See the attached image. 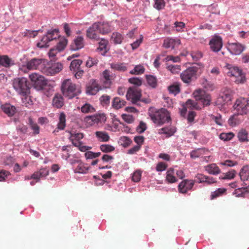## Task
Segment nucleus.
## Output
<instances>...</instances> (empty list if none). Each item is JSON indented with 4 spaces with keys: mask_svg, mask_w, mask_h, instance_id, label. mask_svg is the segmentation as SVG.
I'll return each mask as SVG.
<instances>
[{
    "mask_svg": "<svg viewBox=\"0 0 249 249\" xmlns=\"http://www.w3.org/2000/svg\"><path fill=\"white\" fill-rule=\"evenodd\" d=\"M148 114L153 122L158 126H161L172 121L170 112L165 108L157 110L154 107H150L148 109Z\"/></svg>",
    "mask_w": 249,
    "mask_h": 249,
    "instance_id": "nucleus-1",
    "label": "nucleus"
},
{
    "mask_svg": "<svg viewBox=\"0 0 249 249\" xmlns=\"http://www.w3.org/2000/svg\"><path fill=\"white\" fill-rule=\"evenodd\" d=\"M12 82L14 89L19 95L26 97L30 94L31 87L27 78L17 77L14 78Z\"/></svg>",
    "mask_w": 249,
    "mask_h": 249,
    "instance_id": "nucleus-2",
    "label": "nucleus"
},
{
    "mask_svg": "<svg viewBox=\"0 0 249 249\" xmlns=\"http://www.w3.org/2000/svg\"><path fill=\"white\" fill-rule=\"evenodd\" d=\"M195 64L196 66L189 67L180 73V78L184 83L189 84L192 81L196 80L198 76L197 74L198 69L204 67L203 64L201 62Z\"/></svg>",
    "mask_w": 249,
    "mask_h": 249,
    "instance_id": "nucleus-3",
    "label": "nucleus"
},
{
    "mask_svg": "<svg viewBox=\"0 0 249 249\" xmlns=\"http://www.w3.org/2000/svg\"><path fill=\"white\" fill-rule=\"evenodd\" d=\"M55 33L53 28L47 30L43 36L41 38L40 41L36 43V47L40 49H46L49 47V42L61 37L59 35L57 37H53Z\"/></svg>",
    "mask_w": 249,
    "mask_h": 249,
    "instance_id": "nucleus-4",
    "label": "nucleus"
},
{
    "mask_svg": "<svg viewBox=\"0 0 249 249\" xmlns=\"http://www.w3.org/2000/svg\"><path fill=\"white\" fill-rule=\"evenodd\" d=\"M193 95L196 101H200L202 104V108L209 106L211 104L212 97L210 94L207 93L202 89H196Z\"/></svg>",
    "mask_w": 249,
    "mask_h": 249,
    "instance_id": "nucleus-5",
    "label": "nucleus"
},
{
    "mask_svg": "<svg viewBox=\"0 0 249 249\" xmlns=\"http://www.w3.org/2000/svg\"><path fill=\"white\" fill-rule=\"evenodd\" d=\"M29 78L33 88L38 91L43 90L47 84L48 81L45 77L36 72L30 74Z\"/></svg>",
    "mask_w": 249,
    "mask_h": 249,
    "instance_id": "nucleus-6",
    "label": "nucleus"
},
{
    "mask_svg": "<svg viewBox=\"0 0 249 249\" xmlns=\"http://www.w3.org/2000/svg\"><path fill=\"white\" fill-rule=\"evenodd\" d=\"M233 107L240 115H244L249 113V103L245 98L237 99L234 103Z\"/></svg>",
    "mask_w": 249,
    "mask_h": 249,
    "instance_id": "nucleus-7",
    "label": "nucleus"
},
{
    "mask_svg": "<svg viewBox=\"0 0 249 249\" xmlns=\"http://www.w3.org/2000/svg\"><path fill=\"white\" fill-rule=\"evenodd\" d=\"M232 95L229 90H225L220 94L216 101L214 103V106L223 107L225 105L231 104Z\"/></svg>",
    "mask_w": 249,
    "mask_h": 249,
    "instance_id": "nucleus-8",
    "label": "nucleus"
},
{
    "mask_svg": "<svg viewBox=\"0 0 249 249\" xmlns=\"http://www.w3.org/2000/svg\"><path fill=\"white\" fill-rule=\"evenodd\" d=\"M226 48L231 54L239 55L245 50L246 47L245 45L236 41L235 42H228Z\"/></svg>",
    "mask_w": 249,
    "mask_h": 249,
    "instance_id": "nucleus-9",
    "label": "nucleus"
},
{
    "mask_svg": "<svg viewBox=\"0 0 249 249\" xmlns=\"http://www.w3.org/2000/svg\"><path fill=\"white\" fill-rule=\"evenodd\" d=\"M128 94L131 96V102L132 104L140 106L139 103L141 101L142 90L134 87H129L128 89Z\"/></svg>",
    "mask_w": 249,
    "mask_h": 249,
    "instance_id": "nucleus-10",
    "label": "nucleus"
},
{
    "mask_svg": "<svg viewBox=\"0 0 249 249\" xmlns=\"http://www.w3.org/2000/svg\"><path fill=\"white\" fill-rule=\"evenodd\" d=\"M47 64H48V62L45 59L33 58L30 60L27 61L26 64L23 66L28 70H33L38 68L39 66L46 67Z\"/></svg>",
    "mask_w": 249,
    "mask_h": 249,
    "instance_id": "nucleus-11",
    "label": "nucleus"
},
{
    "mask_svg": "<svg viewBox=\"0 0 249 249\" xmlns=\"http://www.w3.org/2000/svg\"><path fill=\"white\" fill-rule=\"evenodd\" d=\"M101 89L96 80L91 79L86 85V93L88 95H95Z\"/></svg>",
    "mask_w": 249,
    "mask_h": 249,
    "instance_id": "nucleus-12",
    "label": "nucleus"
},
{
    "mask_svg": "<svg viewBox=\"0 0 249 249\" xmlns=\"http://www.w3.org/2000/svg\"><path fill=\"white\" fill-rule=\"evenodd\" d=\"M209 45L211 50L214 53H217L221 50L223 46L222 37L215 35L210 40Z\"/></svg>",
    "mask_w": 249,
    "mask_h": 249,
    "instance_id": "nucleus-13",
    "label": "nucleus"
},
{
    "mask_svg": "<svg viewBox=\"0 0 249 249\" xmlns=\"http://www.w3.org/2000/svg\"><path fill=\"white\" fill-rule=\"evenodd\" d=\"M194 185L193 180L184 179L178 185V192L181 194H185L188 190L192 189Z\"/></svg>",
    "mask_w": 249,
    "mask_h": 249,
    "instance_id": "nucleus-14",
    "label": "nucleus"
},
{
    "mask_svg": "<svg viewBox=\"0 0 249 249\" xmlns=\"http://www.w3.org/2000/svg\"><path fill=\"white\" fill-rule=\"evenodd\" d=\"M84 47V38L82 36H78L73 40L70 46V50L71 51H78Z\"/></svg>",
    "mask_w": 249,
    "mask_h": 249,
    "instance_id": "nucleus-15",
    "label": "nucleus"
},
{
    "mask_svg": "<svg viewBox=\"0 0 249 249\" xmlns=\"http://www.w3.org/2000/svg\"><path fill=\"white\" fill-rule=\"evenodd\" d=\"M0 108L9 117L14 116L18 111L17 107L9 103L1 104Z\"/></svg>",
    "mask_w": 249,
    "mask_h": 249,
    "instance_id": "nucleus-16",
    "label": "nucleus"
},
{
    "mask_svg": "<svg viewBox=\"0 0 249 249\" xmlns=\"http://www.w3.org/2000/svg\"><path fill=\"white\" fill-rule=\"evenodd\" d=\"M225 68L229 70L227 74L230 77H239V75L242 74V70L236 66L226 63Z\"/></svg>",
    "mask_w": 249,
    "mask_h": 249,
    "instance_id": "nucleus-17",
    "label": "nucleus"
},
{
    "mask_svg": "<svg viewBox=\"0 0 249 249\" xmlns=\"http://www.w3.org/2000/svg\"><path fill=\"white\" fill-rule=\"evenodd\" d=\"M50 63H52L51 61L48 62V64H46V66H48L47 69V72L50 74V75H53L62 70L63 65L60 62L54 63L53 65L52 64L51 65Z\"/></svg>",
    "mask_w": 249,
    "mask_h": 249,
    "instance_id": "nucleus-18",
    "label": "nucleus"
},
{
    "mask_svg": "<svg viewBox=\"0 0 249 249\" xmlns=\"http://www.w3.org/2000/svg\"><path fill=\"white\" fill-rule=\"evenodd\" d=\"M177 130V127L174 126H165L159 130V134L165 135L166 138H169L173 136Z\"/></svg>",
    "mask_w": 249,
    "mask_h": 249,
    "instance_id": "nucleus-19",
    "label": "nucleus"
},
{
    "mask_svg": "<svg viewBox=\"0 0 249 249\" xmlns=\"http://www.w3.org/2000/svg\"><path fill=\"white\" fill-rule=\"evenodd\" d=\"M165 181L168 183H174L177 182L178 179L175 177V170L173 168H169L166 172Z\"/></svg>",
    "mask_w": 249,
    "mask_h": 249,
    "instance_id": "nucleus-20",
    "label": "nucleus"
},
{
    "mask_svg": "<svg viewBox=\"0 0 249 249\" xmlns=\"http://www.w3.org/2000/svg\"><path fill=\"white\" fill-rule=\"evenodd\" d=\"M29 125L31 129L33 130V132H29L28 135L31 136H36L39 133V126L36 123H35L33 120V119L31 118V117L29 118Z\"/></svg>",
    "mask_w": 249,
    "mask_h": 249,
    "instance_id": "nucleus-21",
    "label": "nucleus"
},
{
    "mask_svg": "<svg viewBox=\"0 0 249 249\" xmlns=\"http://www.w3.org/2000/svg\"><path fill=\"white\" fill-rule=\"evenodd\" d=\"M126 102L120 97H115L112 101V107L115 109H119L125 106Z\"/></svg>",
    "mask_w": 249,
    "mask_h": 249,
    "instance_id": "nucleus-22",
    "label": "nucleus"
},
{
    "mask_svg": "<svg viewBox=\"0 0 249 249\" xmlns=\"http://www.w3.org/2000/svg\"><path fill=\"white\" fill-rule=\"evenodd\" d=\"M240 179L245 182L249 179V166L246 165L243 166L239 173Z\"/></svg>",
    "mask_w": 249,
    "mask_h": 249,
    "instance_id": "nucleus-23",
    "label": "nucleus"
},
{
    "mask_svg": "<svg viewBox=\"0 0 249 249\" xmlns=\"http://www.w3.org/2000/svg\"><path fill=\"white\" fill-rule=\"evenodd\" d=\"M52 105L57 108H61L64 106L63 97L60 95L56 94L53 98Z\"/></svg>",
    "mask_w": 249,
    "mask_h": 249,
    "instance_id": "nucleus-24",
    "label": "nucleus"
},
{
    "mask_svg": "<svg viewBox=\"0 0 249 249\" xmlns=\"http://www.w3.org/2000/svg\"><path fill=\"white\" fill-rule=\"evenodd\" d=\"M249 133L244 128L241 129L237 133V138L241 142H249L248 138Z\"/></svg>",
    "mask_w": 249,
    "mask_h": 249,
    "instance_id": "nucleus-25",
    "label": "nucleus"
},
{
    "mask_svg": "<svg viewBox=\"0 0 249 249\" xmlns=\"http://www.w3.org/2000/svg\"><path fill=\"white\" fill-rule=\"evenodd\" d=\"M205 170L211 175H216L220 173V170L216 164L213 163L205 167Z\"/></svg>",
    "mask_w": 249,
    "mask_h": 249,
    "instance_id": "nucleus-26",
    "label": "nucleus"
},
{
    "mask_svg": "<svg viewBox=\"0 0 249 249\" xmlns=\"http://www.w3.org/2000/svg\"><path fill=\"white\" fill-rule=\"evenodd\" d=\"M60 40L57 43L55 46L57 51L58 52H61L63 51L66 48L68 43V39L64 36H61V37L60 38Z\"/></svg>",
    "mask_w": 249,
    "mask_h": 249,
    "instance_id": "nucleus-27",
    "label": "nucleus"
},
{
    "mask_svg": "<svg viewBox=\"0 0 249 249\" xmlns=\"http://www.w3.org/2000/svg\"><path fill=\"white\" fill-rule=\"evenodd\" d=\"M66 126V115L64 112H60L59 116V121L57 124V128L60 130L65 129Z\"/></svg>",
    "mask_w": 249,
    "mask_h": 249,
    "instance_id": "nucleus-28",
    "label": "nucleus"
},
{
    "mask_svg": "<svg viewBox=\"0 0 249 249\" xmlns=\"http://www.w3.org/2000/svg\"><path fill=\"white\" fill-rule=\"evenodd\" d=\"M118 143L123 147L126 148L132 143V141L128 136H123L119 138Z\"/></svg>",
    "mask_w": 249,
    "mask_h": 249,
    "instance_id": "nucleus-29",
    "label": "nucleus"
},
{
    "mask_svg": "<svg viewBox=\"0 0 249 249\" xmlns=\"http://www.w3.org/2000/svg\"><path fill=\"white\" fill-rule=\"evenodd\" d=\"M95 136L101 142H107L110 139L109 135L106 131H97L95 132Z\"/></svg>",
    "mask_w": 249,
    "mask_h": 249,
    "instance_id": "nucleus-30",
    "label": "nucleus"
},
{
    "mask_svg": "<svg viewBox=\"0 0 249 249\" xmlns=\"http://www.w3.org/2000/svg\"><path fill=\"white\" fill-rule=\"evenodd\" d=\"M188 108L190 109H195L196 110H200L202 109L201 106L198 105V103L196 101H194L191 99H188L185 104Z\"/></svg>",
    "mask_w": 249,
    "mask_h": 249,
    "instance_id": "nucleus-31",
    "label": "nucleus"
},
{
    "mask_svg": "<svg viewBox=\"0 0 249 249\" xmlns=\"http://www.w3.org/2000/svg\"><path fill=\"white\" fill-rule=\"evenodd\" d=\"M110 68L115 71L124 72L127 70V67L124 63L118 62L111 63Z\"/></svg>",
    "mask_w": 249,
    "mask_h": 249,
    "instance_id": "nucleus-32",
    "label": "nucleus"
},
{
    "mask_svg": "<svg viewBox=\"0 0 249 249\" xmlns=\"http://www.w3.org/2000/svg\"><path fill=\"white\" fill-rule=\"evenodd\" d=\"M245 188H246L245 186L235 189L232 193L233 195H235L237 197H245L246 194L249 193V190Z\"/></svg>",
    "mask_w": 249,
    "mask_h": 249,
    "instance_id": "nucleus-33",
    "label": "nucleus"
},
{
    "mask_svg": "<svg viewBox=\"0 0 249 249\" xmlns=\"http://www.w3.org/2000/svg\"><path fill=\"white\" fill-rule=\"evenodd\" d=\"M89 168V167H86L85 164L81 161L73 170V171L75 173L85 174L87 173Z\"/></svg>",
    "mask_w": 249,
    "mask_h": 249,
    "instance_id": "nucleus-34",
    "label": "nucleus"
},
{
    "mask_svg": "<svg viewBox=\"0 0 249 249\" xmlns=\"http://www.w3.org/2000/svg\"><path fill=\"white\" fill-rule=\"evenodd\" d=\"M145 78L147 84L151 88L155 89L157 86V79L155 76L151 74H146Z\"/></svg>",
    "mask_w": 249,
    "mask_h": 249,
    "instance_id": "nucleus-35",
    "label": "nucleus"
},
{
    "mask_svg": "<svg viewBox=\"0 0 249 249\" xmlns=\"http://www.w3.org/2000/svg\"><path fill=\"white\" fill-rule=\"evenodd\" d=\"M238 115H240V114L238 113H235L230 116L228 121L230 126L234 127L240 124L239 119L236 117Z\"/></svg>",
    "mask_w": 249,
    "mask_h": 249,
    "instance_id": "nucleus-36",
    "label": "nucleus"
},
{
    "mask_svg": "<svg viewBox=\"0 0 249 249\" xmlns=\"http://www.w3.org/2000/svg\"><path fill=\"white\" fill-rule=\"evenodd\" d=\"M227 189L225 188H219L216 190L212 192L210 198L211 199H214L218 196H222L226 193Z\"/></svg>",
    "mask_w": 249,
    "mask_h": 249,
    "instance_id": "nucleus-37",
    "label": "nucleus"
},
{
    "mask_svg": "<svg viewBox=\"0 0 249 249\" xmlns=\"http://www.w3.org/2000/svg\"><path fill=\"white\" fill-rule=\"evenodd\" d=\"M81 111L84 113H89L95 112L96 109L91 105L86 103L81 107Z\"/></svg>",
    "mask_w": 249,
    "mask_h": 249,
    "instance_id": "nucleus-38",
    "label": "nucleus"
},
{
    "mask_svg": "<svg viewBox=\"0 0 249 249\" xmlns=\"http://www.w3.org/2000/svg\"><path fill=\"white\" fill-rule=\"evenodd\" d=\"M113 43L115 45L120 44L122 43L124 37L119 32H114L111 36Z\"/></svg>",
    "mask_w": 249,
    "mask_h": 249,
    "instance_id": "nucleus-39",
    "label": "nucleus"
},
{
    "mask_svg": "<svg viewBox=\"0 0 249 249\" xmlns=\"http://www.w3.org/2000/svg\"><path fill=\"white\" fill-rule=\"evenodd\" d=\"M107 44L108 41L103 38H101V41L99 43V47L98 48V50L100 51H103L104 50V52L101 53L103 56H105L106 53L107 52Z\"/></svg>",
    "mask_w": 249,
    "mask_h": 249,
    "instance_id": "nucleus-40",
    "label": "nucleus"
},
{
    "mask_svg": "<svg viewBox=\"0 0 249 249\" xmlns=\"http://www.w3.org/2000/svg\"><path fill=\"white\" fill-rule=\"evenodd\" d=\"M83 61L81 59H74L70 64V69L71 71H76V70L80 69Z\"/></svg>",
    "mask_w": 249,
    "mask_h": 249,
    "instance_id": "nucleus-41",
    "label": "nucleus"
},
{
    "mask_svg": "<svg viewBox=\"0 0 249 249\" xmlns=\"http://www.w3.org/2000/svg\"><path fill=\"white\" fill-rule=\"evenodd\" d=\"M128 81L130 84L133 85L135 86L134 87L136 88L141 86L142 83V79L141 77H132L129 78Z\"/></svg>",
    "mask_w": 249,
    "mask_h": 249,
    "instance_id": "nucleus-42",
    "label": "nucleus"
},
{
    "mask_svg": "<svg viewBox=\"0 0 249 249\" xmlns=\"http://www.w3.org/2000/svg\"><path fill=\"white\" fill-rule=\"evenodd\" d=\"M234 136V134L232 132H229L228 133L223 132L220 134L219 138L220 140H223V141L227 142L231 140Z\"/></svg>",
    "mask_w": 249,
    "mask_h": 249,
    "instance_id": "nucleus-43",
    "label": "nucleus"
},
{
    "mask_svg": "<svg viewBox=\"0 0 249 249\" xmlns=\"http://www.w3.org/2000/svg\"><path fill=\"white\" fill-rule=\"evenodd\" d=\"M145 71V69L142 65H136L134 69L131 70L129 73L131 74L139 75L143 73Z\"/></svg>",
    "mask_w": 249,
    "mask_h": 249,
    "instance_id": "nucleus-44",
    "label": "nucleus"
},
{
    "mask_svg": "<svg viewBox=\"0 0 249 249\" xmlns=\"http://www.w3.org/2000/svg\"><path fill=\"white\" fill-rule=\"evenodd\" d=\"M100 150L104 153H110L115 150V147L109 144H102L100 146Z\"/></svg>",
    "mask_w": 249,
    "mask_h": 249,
    "instance_id": "nucleus-45",
    "label": "nucleus"
},
{
    "mask_svg": "<svg viewBox=\"0 0 249 249\" xmlns=\"http://www.w3.org/2000/svg\"><path fill=\"white\" fill-rule=\"evenodd\" d=\"M94 119L92 120V122L94 123H99L102 122H105L107 119L106 116L104 113L94 114Z\"/></svg>",
    "mask_w": 249,
    "mask_h": 249,
    "instance_id": "nucleus-46",
    "label": "nucleus"
},
{
    "mask_svg": "<svg viewBox=\"0 0 249 249\" xmlns=\"http://www.w3.org/2000/svg\"><path fill=\"white\" fill-rule=\"evenodd\" d=\"M101 153L100 152H94L91 151H87L84 156L86 160L93 159L97 157H99L101 155Z\"/></svg>",
    "mask_w": 249,
    "mask_h": 249,
    "instance_id": "nucleus-47",
    "label": "nucleus"
},
{
    "mask_svg": "<svg viewBox=\"0 0 249 249\" xmlns=\"http://www.w3.org/2000/svg\"><path fill=\"white\" fill-rule=\"evenodd\" d=\"M142 172L140 170L135 171L131 175V179L133 182H139L142 178Z\"/></svg>",
    "mask_w": 249,
    "mask_h": 249,
    "instance_id": "nucleus-48",
    "label": "nucleus"
},
{
    "mask_svg": "<svg viewBox=\"0 0 249 249\" xmlns=\"http://www.w3.org/2000/svg\"><path fill=\"white\" fill-rule=\"evenodd\" d=\"M66 132L69 133L70 134V136L69 138L73 139L72 137H74L76 141H79L82 139L84 136V134L81 132L76 133V132H74L73 133L72 131L70 130H66Z\"/></svg>",
    "mask_w": 249,
    "mask_h": 249,
    "instance_id": "nucleus-49",
    "label": "nucleus"
},
{
    "mask_svg": "<svg viewBox=\"0 0 249 249\" xmlns=\"http://www.w3.org/2000/svg\"><path fill=\"white\" fill-rule=\"evenodd\" d=\"M165 2L164 0H155L154 7L158 11L164 8Z\"/></svg>",
    "mask_w": 249,
    "mask_h": 249,
    "instance_id": "nucleus-50",
    "label": "nucleus"
},
{
    "mask_svg": "<svg viewBox=\"0 0 249 249\" xmlns=\"http://www.w3.org/2000/svg\"><path fill=\"white\" fill-rule=\"evenodd\" d=\"M166 69L173 74H177L180 70V66L179 65H168Z\"/></svg>",
    "mask_w": 249,
    "mask_h": 249,
    "instance_id": "nucleus-51",
    "label": "nucleus"
},
{
    "mask_svg": "<svg viewBox=\"0 0 249 249\" xmlns=\"http://www.w3.org/2000/svg\"><path fill=\"white\" fill-rule=\"evenodd\" d=\"M175 40L173 38L165 40L163 44V47L166 49L171 48L172 49H174L175 48Z\"/></svg>",
    "mask_w": 249,
    "mask_h": 249,
    "instance_id": "nucleus-52",
    "label": "nucleus"
},
{
    "mask_svg": "<svg viewBox=\"0 0 249 249\" xmlns=\"http://www.w3.org/2000/svg\"><path fill=\"white\" fill-rule=\"evenodd\" d=\"M147 128L146 123L141 121L136 127V130L139 134L143 133Z\"/></svg>",
    "mask_w": 249,
    "mask_h": 249,
    "instance_id": "nucleus-53",
    "label": "nucleus"
},
{
    "mask_svg": "<svg viewBox=\"0 0 249 249\" xmlns=\"http://www.w3.org/2000/svg\"><path fill=\"white\" fill-rule=\"evenodd\" d=\"M76 90V86L75 84L72 83H69V85L67 88L66 94H64L65 96L68 97V95H71Z\"/></svg>",
    "mask_w": 249,
    "mask_h": 249,
    "instance_id": "nucleus-54",
    "label": "nucleus"
},
{
    "mask_svg": "<svg viewBox=\"0 0 249 249\" xmlns=\"http://www.w3.org/2000/svg\"><path fill=\"white\" fill-rule=\"evenodd\" d=\"M168 89L170 93L173 94L175 95L179 93L180 91L179 87L176 85H170L168 86Z\"/></svg>",
    "mask_w": 249,
    "mask_h": 249,
    "instance_id": "nucleus-55",
    "label": "nucleus"
},
{
    "mask_svg": "<svg viewBox=\"0 0 249 249\" xmlns=\"http://www.w3.org/2000/svg\"><path fill=\"white\" fill-rule=\"evenodd\" d=\"M121 116L123 120L127 124L133 123L135 120L132 115L124 113L122 114Z\"/></svg>",
    "mask_w": 249,
    "mask_h": 249,
    "instance_id": "nucleus-56",
    "label": "nucleus"
},
{
    "mask_svg": "<svg viewBox=\"0 0 249 249\" xmlns=\"http://www.w3.org/2000/svg\"><path fill=\"white\" fill-rule=\"evenodd\" d=\"M110 96L106 94L102 95L99 100L102 105H109L110 103Z\"/></svg>",
    "mask_w": 249,
    "mask_h": 249,
    "instance_id": "nucleus-57",
    "label": "nucleus"
},
{
    "mask_svg": "<svg viewBox=\"0 0 249 249\" xmlns=\"http://www.w3.org/2000/svg\"><path fill=\"white\" fill-rule=\"evenodd\" d=\"M206 179H207L206 176L202 174H197L196 175L194 181V182H196L198 183H204L205 181H206Z\"/></svg>",
    "mask_w": 249,
    "mask_h": 249,
    "instance_id": "nucleus-58",
    "label": "nucleus"
},
{
    "mask_svg": "<svg viewBox=\"0 0 249 249\" xmlns=\"http://www.w3.org/2000/svg\"><path fill=\"white\" fill-rule=\"evenodd\" d=\"M144 140L145 138L144 136L142 135L136 136L134 138V141L137 143V145L140 146V147H141L142 145L143 144Z\"/></svg>",
    "mask_w": 249,
    "mask_h": 249,
    "instance_id": "nucleus-59",
    "label": "nucleus"
},
{
    "mask_svg": "<svg viewBox=\"0 0 249 249\" xmlns=\"http://www.w3.org/2000/svg\"><path fill=\"white\" fill-rule=\"evenodd\" d=\"M17 130L20 132L21 133L23 134H29V128L27 125H24L23 124H19L17 127Z\"/></svg>",
    "mask_w": 249,
    "mask_h": 249,
    "instance_id": "nucleus-60",
    "label": "nucleus"
},
{
    "mask_svg": "<svg viewBox=\"0 0 249 249\" xmlns=\"http://www.w3.org/2000/svg\"><path fill=\"white\" fill-rule=\"evenodd\" d=\"M11 175V173L3 169H0V181H4L6 178Z\"/></svg>",
    "mask_w": 249,
    "mask_h": 249,
    "instance_id": "nucleus-61",
    "label": "nucleus"
},
{
    "mask_svg": "<svg viewBox=\"0 0 249 249\" xmlns=\"http://www.w3.org/2000/svg\"><path fill=\"white\" fill-rule=\"evenodd\" d=\"M142 36L141 35L139 39H137L136 40H135L131 44L132 49L133 50H135L136 49H137L142 42Z\"/></svg>",
    "mask_w": 249,
    "mask_h": 249,
    "instance_id": "nucleus-62",
    "label": "nucleus"
},
{
    "mask_svg": "<svg viewBox=\"0 0 249 249\" xmlns=\"http://www.w3.org/2000/svg\"><path fill=\"white\" fill-rule=\"evenodd\" d=\"M196 115V113L195 111L193 110H189L186 117L188 122L191 123L193 122L195 120V118Z\"/></svg>",
    "mask_w": 249,
    "mask_h": 249,
    "instance_id": "nucleus-63",
    "label": "nucleus"
},
{
    "mask_svg": "<svg viewBox=\"0 0 249 249\" xmlns=\"http://www.w3.org/2000/svg\"><path fill=\"white\" fill-rule=\"evenodd\" d=\"M167 167L166 163L163 162H159L156 165V170L157 172L165 171Z\"/></svg>",
    "mask_w": 249,
    "mask_h": 249,
    "instance_id": "nucleus-64",
    "label": "nucleus"
}]
</instances>
